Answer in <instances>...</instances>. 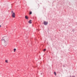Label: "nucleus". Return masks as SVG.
<instances>
[{
  "mask_svg": "<svg viewBox=\"0 0 77 77\" xmlns=\"http://www.w3.org/2000/svg\"><path fill=\"white\" fill-rule=\"evenodd\" d=\"M2 40L4 46L6 47L8 44L9 39H8V37L7 36L4 37L2 38Z\"/></svg>",
  "mask_w": 77,
  "mask_h": 77,
  "instance_id": "nucleus-1",
  "label": "nucleus"
},
{
  "mask_svg": "<svg viewBox=\"0 0 77 77\" xmlns=\"http://www.w3.org/2000/svg\"><path fill=\"white\" fill-rule=\"evenodd\" d=\"M12 15L11 17L12 18L15 17V12H14L13 11H11Z\"/></svg>",
  "mask_w": 77,
  "mask_h": 77,
  "instance_id": "nucleus-2",
  "label": "nucleus"
},
{
  "mask_svg": "<svg viewBox=\"0 0 77 77\" xmlns=\"http://www.w3.org/2000/svg\"><path fill=\"white\" fill-rule=\"evenodd\" d=\"M43 24H44V25H47V24H48V22L44 21Z\"/></svg>",
  "mask_w": 77,
  "mask_h": 77,
  "instance_id": "nucleus-3",
  "label": "nucleus"
},
{
  "mask_svg": "<svg viewBox=\"0 0 77 77\" xmlns=\"http://www.w3.org/2000/svg\"><path fill=\"white\" fill-rule=\"evenodd\" d=\"M29 24H31L32 23V20H30L29 21Z\"/></svg>",
  "mask_w": 77,
  "mask_h": 77,
  "instance_id": "nucleus-4",
  "label": "nucleus"
},
{
  "mask_svg": "<svg viewBox=\"0 0 77 77\" xmlns=\"http://www.w3.org/2000/svg\"><path fill=\"white\" fill-rule=\"evenodd\" d=\"M25 17V18L26 19H27V20H28V19H29V17L27 16H26Z\"/></svg>",
  "mask_w": 77,
  "mask_h": 77,
  "instance_id": "nucleus-5",
  "label": "nucleus"
},
{
  "mask_svg": "<svg viewBox=\"0 0 77 77\" xmlns=\"http://www.w3.org/2000/svg\"><path fill=\"white\" fill-rule=\"evenodd\" d=\"M5 62L6 63H8V60H6Z\"/></svg>",
  "mask_w": 77,
  "mask_h": 77,
  "instance_id": "nucleus-6",
  "label": "nucleus"
},
{
  "mask_svg": "<svg viewBox=\"0 0 77 77\" xmlns=\"http://www.w3.org/2000/svg\"><path fill=\"white\" fill-rule=\"evenodd\" d=\"M14 52H15V51L16 50V49L14 48Z\"/></svg>",
  "mask_w": 77,
  "mask_h": 77,
  "instance_id": "nucleus-7",
  "label": "nucleus"
},
{
  "mask_svg": "<svg viewBox=\"0 0 77 77\" xmlns=\"http://www.w3.org/2000/svg\"><path fill=\"white\" fill-rule=\"evenodd\" d=\"M54 74L55 75H56V73L55 72H54Z\"/></svg>",
  "mask_w": 77,
  "mask_h": 77,
  "instance_id": "nucleus-8",
  "label": "nucleus"
},
{
  "mask_svg": "<svg viewBox=\"0 0 77 77\" xmlns=\"http://www.w3.org/2000/svg\"><path fill=\"white\" fill-rule=\"evenodd\" d=\"M46 51V49H45L44 50H43V51Z\"/></svg>",
  "mask_w": 77,
  "mask_h": 77,
  "instance_id": "nucleus-9",
  "label": "nucleus"
},
{
  "mask_svg": "<svg viewBox=\"0 0 77 77\" xmlns=\"http://www.w3.org/2000/svg\"><path fill=\"white\" fill-rule=\"evenodd\" d=\"M32 14V12L30 11V12H29V14Z\"/></svg>",
  "mask_w": 77,
  "mask_h": 77,
  "instance_id": "nucleus-10",
  "label": "nucleus"
},
{
  "mask_svg": "<svg viewBox=\"0 0 77 77\" xmlns=\"http://www.w3.org/2000/svg\"><path fill=\"white\" fill-rule=\"evenodd\" d=\"M2 27V26L0 25V27Z\"/></svg>",
  "mask_w": 77,
  "mask_h": 77,
  "instance_id": "nucleus-11",
  "label": "nucleus"
}]
</instances>
